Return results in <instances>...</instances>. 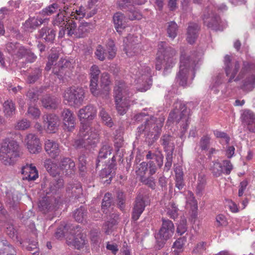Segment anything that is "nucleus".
<instances>
[{"label":"nucleus","mask_w":255,"mask_h":255,"mask_svg":"<svg viewBox=\"0 0 255 255\" xmlns=\"http://www.w3.org/2000/svg\"><path fill=\"white\" fill-rule=\"evenodd\" d=\"M97 110L93 106L89 105L79 110L78 118L82 127L79 131V139L75 140L74 145L77 148H88L90 145L96 143L99 141V130L90 127L87 122L93 120L96 116Z\"/></svg>","instance_id":"f257e3e1"},{"label":"nucleus","mask_w":255,"mask_h":255,"mask_svg":"<svg viewBox=\"0 0 255 255\" xmlns=\"http://www.w3.org/2000/svg\"><path fill=\"white\" fill-rule=\"evenodd\" d=\"M176 51L169 46L166 42L161 41L158 43L155 68L157 70L164 67V73L172 68L176 63Z\"/></svg>","instance_id":"f03ea898"},{"label":"nucleus","mask_w":255,"mask_h":255,"mask_svg":"<svg viewBox=\"0 0 255 255\" xmlns=\"http://www.w3.org/2000/svg\"><path fill=\"white\" fill-rule=\"evenodd\" d=\"M144 125H141L137 128V132L141 134L145 132V141L148 145H151L159 137L164 119L162 117L156 118L154 117L146 118Z\"/></svg>","instance_id":"7ed1b4c3"},{"label":"nucleus","mask_w":255,"mask_h":255,"mask_svg":"<svg viewBox=\"0 0 255 255\" xmlns=\"http://www.w3.org/2000/svg\"><path fill=\"white\" fill-rule=\"evenodd\" d=\"M114 98L116 108L119 114L123 115L126 114L129 106L132 104L130 99L132 93L123 81H117L114 88Z\"/></svg>","instance_id":"20e7f679"},{"label":"nucleus","mask_w":255,"mask_h":255,"mask_svg":"<svg viewBox=\"0 0 255 255\" xmlns=\"http://www.w3.org/2000/svg\"><path fill=\"white\" fill-rule=\"evenodd\" d=\"M195 60L191 59L186 53L182 51L180 56L179 71L176 77V81L179 85L185 86L188 83L190 72L192 73L191 80L195 76Z\"/></svg>","instance_id":"39448f33"},{"label":"nucleus","mask_w":255,"mask_h":255,"mask_svg":"<svg viewBox=\"0 0 255 255\" xmlns=\"http://www.w3.org/2000/svg\"><path fill=\"white\" fill-rule=\"evenodd\" d=\"M18 155L19 146L15 141L7 139L3 141L0 150V159L4 164H12L14 158Z\"/></svg>","instance_id":"423d86ee"},{"label":"nucleus","mask_w":255,"mask_h":255,"mask_svg":"<svg viewBox=\"0 0 255 255\" xmlns=\"http://www.w3.org/2000/svg\"><path fill=\"white\" fill-rule=\"evenodd\" d=\"M174 110L169 115L168 122L181 123L184 129H186L189 117V111L186 106L181 102H177L174 105Z\"/></svg>","instance_id":"0eeeda50"},{"label":"nucleus","mask_w":255,"mask_h":255,"mask_svg":"<svg viewBox=\"0 0 255 255\" xmlns=\"http://www.w3.org/2000/svg\"><path fill=\"white\" fill-rule=\"evenodd\" d=\"M85 98L84 90L79 87L67 88L63 94L64 102L70 106H80Z\"/></svg>","instance_id":"6e6552de"},{"label":"nucleus","mask_w":255,"mask_h":255,"mask_svg":"<svg viewBox=\"0 0 255 255\" xmlns=\"http://www.w3.org/2000/svg\"><path fill=\"white\" fill-rule=\"evenodd\" d=\"M134 76L135 80L137 83L141 84L143 87L139 88L138 90L145 92L149 89L152 85L151 69L146 64L140 65L138 70L131 71Z\"/></svg>","instance_id":"1a4fd4ad"},{"label":"nucleus","mask_w":255,"mask_h":255,"mask_svg":"<svg viewBox=\"0 0 255 255\" xmlns=\"http://www.w3.org/2000/svg\"><path fill=\"white\" fill-rule=\"evenodd\" d=\"M162 220V227L155 236L156 243L159 248L162 247L165 242L172 237L174 231V225L171 221L164 219Z\"/></svg>","instance_id":"9d476101"},{"label":"nucleus","mask_w":255,"mask_h":255,"mask_svg":"<svg viewBox=\"0 0 255 255\" xmlns=\"http://www.w3.org/2000/svg\"><path fill=\"white\" fill-rule=\"evenodd\" d=\"M66 242L68 246L79 250L84 247L87 241L81 232L77 230L76 232H70V235L66 237Z\"/></svg>","instance_id":"9b49d317"},{"label":"nucleus","mask_w":255,"mask_h":255,"mask_svg":"<svg viewBox=\"0 0 255 255\" xmlns=\"http://www.w3.org/2000/svg\"><path fill=\"white\" fill-rule=\"evenodd\" d=\"M137 37L129 35L124 39V51L127 56H132L139 51V44Z\"/></svg>","instance_id":"f8f14e48"},{"label":"nucleus","mask_w":255,"mask_h":255,"mask_svg":"<svg viewBox=\"0 0 255 255\" xmlns=\"http://www.w3.org/2000/svg\"><path fill=\"white\" fill-rule=\"evenodd\" d=\"M207 15L204 14L203 20L204 24L208 27L215 30H222L223 28L220 26L221 19L220 17L215 14L212 8L208 9Z\"/></svg>","instance_id":"ddd939ff"},{"label":"nucleus","mask_w":255,"mask_h":255,"mask_svg":"<svg viewBox=\"0 0 255 255\" xmlns=\"http://www.w3.org/2000/svg\"><path fill=\"white\" fill-rule=\"evenodd\" d=\"M43 126L49 133H55L59 126V119L54 114H46L42 117Z\"/></svg>","instance_id":"4468645a"},{"label":"nucleus","mask_w":255,"mask_h":255,"mask_svg":"<svg viewBox=\"0 0 255 255\" xmlns=\"http://www.w3.org/2000/svg\"><path fill=\"white\" fill-rule=\"evenodd\" d=\"M224 65L226 75L230 77L229 82H231L239 71V63L237 61H232L229 55H226L224 58Z\"/></svg>","instance_id":"2eb2a0df"},{"label":"nucleus","mask_w":255,"mask_h":255,"mask_svg":"<svg viewBox=\"0 0 255 255\" xmlns=\"http://www.w3.org/2000/svg\"><path fill=\"white\" fill-rule=\"evenodd\" d=\"M27 148L29 152L35 154L40 152L41 149V145L39 139L33 133L28 134L24 140Z\"/></svg>","instance_id":"dca6fc26"},{"label":"nucleus","mask_w":255,"mask_h":255,"mask_svg":"<svg viewBox=\"0 0 255 255\" xmlns=\"http://www.w3.org/2000/svg\"><path fill=\"white\" fill-rule=\"evenodd\" d=\"M44 149L46 153L53 158L58 157L61 152L59 143L51 139L45 140Z\"/></svg>","instance_id":"f3484780"},{"label":"nucleus","mask_w":255,"mask_h":255,"mask_svg":"<svg viewBox=\"0 0 255 255\" xmlns=\"http://www.w3.org/2000/svg\"><path fill=\"white\" fill-rule=\"evenodd\" d=\"M61 118L64 126L68 130L71 131L74 128L75 118L71 111L68 109H64L61 113Z\"/></svg>","instance_id":"a211bd4d"},{"label":"nucleus","mask_w":255,"mask_h":255,"mask_svg":"<svg viewBox=\"0 0 255 255\" xmlns=\"http://www.w3.org/2000/svg\"><path fill=\"white\" fill-rule=\"evenodd\" d=\"M97 0H91V2L89 4V8L86 9L84 7L80 6L78 9H76L75 11H72L71 14L73 18L81 19L84 17L89 18L93 16L96 13V10L94 9L92 11L88 12V9L91 8V3H95ZM93 4H92V5Z\"/></svg>","instance_id":"6ab92c4d"},{"label":"nucleus","mask_w":255,"mask_h":255,"mask_svg":"<svg viewBox=\"0 0 255 255\" xmlns=\"http://www.w3.org/2000/svg\"><path fill=\"white\" fill-rule=\"evenodd\" d=\"M241 118L248 129L251 132H255V115L250 110H245Z\"/></svg>","instance_id":"aec40b11"},{"label":"nucleus","mask_w":255,"mask_h":255,"mask_svg":"<svg viewBox=\"0 0 255 255\" xmlns=\"http://www.w3.org/2000/svg\"><path fill=\"white\" fill-rule=\"evenodd\" d=\"M22 179L28 181H33L38 177V171L32 164H26L21 169Z\"/></svg>","instance_id":"412c9836"},{"label":"nucleus","mask_w":255,"mask_h":255,"mask_svg":"<svg viewBox=\"0 0 255 255\" xmlns=\"http://www.w3.org/2000/svg\"><path fill=\"white\" fill-rule=\"evenodd\" d=\"M145 207V202L142 195H138L135 201L133 207L132 218L136 221L138 219L140 215L144 210Z\"/></svg>","instance_id":"4be33fe9"},{"label":"nucleus","mask_w":255,"mask_h":255,"mask_svg":"<svg viewBox=\"0 0 255 255\" xmlns=\"http://www.w3.org/2000/svg\"><path fill=\"white\" fill-rule=\"evenodd\" d=\"M59 169L66 175L71 174L75 169V162L69 158H63L59 164Z\"/></svg>","instance_id":"5701e85b"},{"label":"nucleus","mask_w":255,"mask_h":255,"mask_svg":"<svg viewBox=\"0 0 255 255\" xmlns=\"http://www.w3.org/2000/svg\"><path fill=\"white\" fill-rule=\"evenodd\" d=\"M126 18L124 14L120 12L116 13L113 16V21L115 28L119 33H121L122 30L126 27Z\"/></svg>","instance_id":"b1692460"},{"label":"nucleus","mask_w":255,"mask_h":255,"mask_svg":"<svg viewBox=\"0 0 255 255\" xmlns=\"http://www.w3.org/2000/svg\"><path fill=\"white\" fill-rule=\"evenodd\" d=\"M199 27L196 23L191 22L189 23L187 32V41L190 44H193L195 41L198 36V32L199 30Z\"/></svg>","instance_id":"393cba45"},{"label":"nucleus","mask_w":255,"mask_h":255,"mask_svg":"<svg viewBox=\"0 0 255 255\" xmlns=\"http://www.w3.org/2000/svg\"><path fill=\"white\" fill-rule=\"evenodd\" d=\"M38 36L46 42H52L55 39V31L47 27H43L39 31Z\"/></svg>","instance_id":"a878e982"},{"label":"nucleus","mask_w":255,"mask_h":255,"mask_svg":"<svg viewBox=\"0 0 255 255\" xmlns=\"http://www.w3.org/2000/svg\"><path fill=\"white\" fill-rule=\"evenodd\" d=\"M161 144L167 152H173L174 149V138L168 134H164L160 139Z\"/></svg>","instance_id":"bb28decb"},{"label":"nucleus","mask_w":255,"mask_h":255,"mask_svg":"<svg viewBox=\"0 0 255 255\" xmlns=\"http://www.w3.org/2000/svg\"><path fill=\"white\" fill-rule=\"evenodd\" d=\"M42 106L47 109H55L60 103V100L54 97L44 96L42 101Z\"/></svg>","instance_id":"cd10ccee"},{"label":"nucleus","mask_w":255,"mask_h":255,"mask_svg":"<svg viewBox=\"0 0 255 255\" xmlns=\"http://www.w3.org/2000/svg\"><path fill=\"white\" fill-rule=\"evenodd\" d=\"M146 0H118L117 5L121 9L132 7L134 5H141L144 4Z\"/></svg>","instance_id":"c85d7f7f"},{"label":"nucleus","mask_w":255,"mask_h":255,"mask_svg":"<svg viewBox=\"0 0 255 255\" xmlns=\"http://www.w3.org/2000/svg\"><path fill=\"white\" fill-rule=\"evenodd\" d=\"M48 19L45 18V19H42L40 18H35V17H32L29 18L28 20H27L23 26L24 28L26 29V30H29L31 29H34L38 25H40L43 23L45 21H47Z\"/></svg>","instance_id":"c756f323"},{"label":"nucleus","mask_w":255,"mask_h":255,"mask_svg":"<svg viewBox=\"0 0 255 255\" xmlns=\"http://www.w3.org/2000/svg\"><path fill=\"white\" fill-rule=\"evenodd\" d=\"M91 25L88 22H82L78 26L76 37L81 38L85 36L90 32Z\"/></svg>","instance_id":"7c9ffc66"},{"label":"nucleus","mask_w":255,"mask_h":255,"mask_svg":"<svg viewBox=\"0 0 255 255\" xmlns=\"http://www.w3.org/2000/svg\"><path fill=\"white\" fill-rule=\"evenodd\" d=\"M255 86V75H252L246 77L243 81L241 88L246 91H251Z\"/></svg>","instance_id":"2f4dec72"},{"label":"nucleus","mask_w":255,"mask_h":255,"mask_svg":"<svg viewBox=\"0 0 255 255\" xmlns=\"http://www.w3.org/2000/svg\"><path fill=\"white\" fill-rule=\"evenodd\" d=\"M3 112L6 117H10L15 113V108L11 100H7L3 104Z\"/></svg>","instance_id":"473e14b6"},{"label":"nucleus","mask_w":255,"mask_h":255,"mask_svg":"<svg viewBox=\"0 0 255 255\" xmlns=\"http://www.w3.org/2000/svg\"><path fill=\"white\" fill-rule=\"evenodd\" d=\"M112 152V148L109 145H104L100 149L99 156L97 159V167L99 165V163L104 159L107 157L108 155H110Z\"/></svg>","instance_id":"72a5a7b5"},{"label":"nucleus","mask_w":255,"mask_h":255,"mask_svg":"<svg viewBox=\"0 0 255 255\" xmlns=\"http://www.w3.org/2000/svg\"><path fill=\"white\" fill-rule=\"evenodd\" d=\"M87 217V210L83 206H81L74 213V217L78 222L82 223L85 220Z\"/></svg>","instance_id":"f704fd0d"},{"label":"nucleus","mask_w":255,"mask_h":255,"mask_svg":"<svg viewBox=\"0 0 255 255\" xmlns=\"http://www.w3.org/2000/svg\"><path fill=\"white\" fill-rule=\"evenodd\" d=\"M65 27H67V34L69 36L76 37V32L78 30L76 23L72 19L66 21Z\"/></svg>","instance_id":"c9c22d12"},{"label":"nucleus","mask_w":255,"mask_h":255,"mask_svg":"<svg viewBox=\"0 0 255 255\" xmlns=\"http://www.w3.org/2000/svg\"><path fill=\"white\" fill-rule=\"evenodd\" d=\"M44 166L47 171L52 176H55L58 174V167L50 159H47L44 162Z\"/></svg>","instance_id":"e433bc0d"},{"label":"nucleus","mask_w":255,"mask_h":255,"mask_svg":"<svg viewBox=\"0 0 255 255\" xmlns=\"http://www.w3.org/2000/svg\"><path fill=\"white\" fill-rule=\"evenodd\" d=\"M166 211L167 215L171 218L175 219L178 216V209L173 202H170L166 207Z\"/></svg>","instance_id":"4c0bfd02"},{"label":"nucleus","mask_w":255,"mask_h":255,"mask_svg":"<svg viewBox=\"0 0 255 255\" xmlns=\"http://www.w3.org/2000/svg\"><path fill=\"white\" fill-rule=\"evenodd\" d=\"M206 184V179L205 176L203 173H199L198 176L196 186V192L197 194H200L204 189Z\"/></svg>","instance_id":"58836bf2"},{"label":"nucleus","mask_w":255,"mask_h":255,"mask_svg":"<svg viewBox=\"0 0 255 255\" xmlns=\"http://www.w3.org/2000/svg\"><path fill=\"white\" fill-rule=\"evenodd\" d=\"M39 209L45 213L49 211L51 206L50 205L49 199L47 197H43L39 202L38 204Z\"/></svg>","instance_id":"ea45409f"},{"label":"nucleus","mask_w":255,"mask_h":255,"mask_svg":"<svg viewBox=\"0 0 255 255\" xmlns=\"http://www.w3.org/2000/svg\"><path fill=\"white\" fill-rule=\"evenodd\" d=\"M186 242V238L185 237H181L178 239L173 244L174 248V252L177 255L182 251V248Z\"/></svg>","instance_id":"a19ab883"},{"label":"nucleus","mask_w":255,"mask_h":255,"mask_svg":"<svg viewBox=\"0 0 255 255\" xmlns=\"http://www.w3.org/2000/svg\"><path fill=\"white\" fill-rule=\"evenodd\" d=\"M213 175L216 177L221 176L224 173L223 165L219 162H215L211 167Z\"/></svg>","instance_id":"79ce46f5"},{"label":"nucleus","mask_w":255,"mask_h":255,"mask_svg":"<svg viewBox=\"0 0 255 255\" xmlns=\"http://www.w3.org/2000/svg\"><path fill=\"white\" fill-rule=\"evenodd\" d=\"M101 81L102 86L104 87L103 88L105 91L109 92L110 90L109 86L111 84L109 74L107 73H103L101 75Z\"/></svg>","instance_id":"37998d69"},{"label":"nucleus","mask_w":255,"mask_h":255,"mask_svg":"<svg viewBox=\"0 0 255 255\" xmlns=\"http://www.w3.org/2000/svg\"><path fill=\"white\" fill-rule=\"evenodd\" d=\"M108 58L112 59L115 57L116 54V49L115 45L113 40H110L107 43Z\"/></svg>","instance_id":"c03bdc74"},{"label":"nucleus","mask_w":255,"mask_h":255,"mask_svg":"<svg viewBox=\"0 0 255 255\" xmlns=\"http://www.w3.org/2000/svg\"><path fill=\"white\" fill-rule=\"evenodd\" d=\"M177 28V25L175 22L171 21L169 23L167 28V33L169 37L174 39L176 36Z\"/></svg>","instance_id":"a18cd8bd"},{"label":"nucleus","mask_w":255,"mask_h":255,"mask_svg":"<svg viewBox=\"0 0 255 255\" xmlns=\"http://www.w3.org/2000/svg\"><path fill=\"white\" fill-rule=\"evenodd\" d=\"M211 137L208 135H205L202 136L200 140V148L202 150H208L210 144Z\"/></svg>","instance_id":"49530a36"},{"label":"nucleus","mask_w":255,"mask_h":255,"mask_svg":"<svg viewBox=\"0 0 255 255\" xmlns=\"http://www.w3.org/2000/svg\"><path fill=\"white\" fill-rule=\"evenodd\" d=\"M99 115L105 125L109 127H112L113 122H112V119L104 109H101Z\"/></svg>","instance_id":"de8ad7c7"},{"label":"nucleus","mask_w":255,"mask_h":255,"mask_svg":"<svg viewBox=\"0 0 255 255\" xmlns=\"http://www.w3.org/2000/svg\"><path fill=\"white\" fill-rule=\"evenodd\" d=\"M52 52L50 54L48 58V61L46 64V66L45 67V69L47 71L49 70L51 68V66L53 65L54 63L56 61L59 57V54L58 52H53L54 51L53 50Z\"/></svg>","instance_id":"09e8293b"},{"label":"nucleus","mask_w":255,"mask_h":255,"mask_svg":"<svg viewBox=\"0 0 255 255\" xmlns=\"http://www.w3.org/2000/svg\"><path fill=\"white\" fill-rule=\"evenodd\" d=\"M70 227L67 225H61L55 233V237L57 239L63 238L68 232Z\"/></svg>","instance_id":"8fccbe9b"},{"label":"nucleus","mask_w":255,"mask_h":255,"mask_svg":"<svg viewBox=\"0 0 255 255\" xmlns=\"http://www.w3.org/2000/svg\"><path fill=\"white\" fill-rule=\"evenodd\" d=\"M95 54L96 58L100 61H104L105 59V48L101 45H98L95 52Z\"/></svg>","instance_id":"3c124183"},{"label":"nucleus","mask_w":255,"mask_h":255,"mask_svg":"<svg viewBox=\"0 0 255 255\" xmlns=\"http://www.w3.org/2000/svg\"><path fill=\"white\" fill-rule=\"evenodd\" d=\"M27 114L33 119H37L39 118L41 112L36 107L29 106L27 111Z\"/></svg>","instance_id":"603ef678"},{"label":"nucleus","mask_w":255,"mask_h":255,"mask_svg":"<svg viewBox=\"0 0 255 255\" xmlns=\"http://www.w3.org/2000/svg\"><path fill=\"white\" fill-rule=\"evenodd\" d=\"M100 74V70L99 67L96 65H92L90 70L91 80H98Z\"/></svg>","instance_id":"864d4df0"},{"label":"nucleus","mask_w":255,"mask_h":255,"mask_svg":"<svg viewBox=\"0 0 255 255\" xmlns=\"http://www.w3.org/2000/svg\"><path fill=\"white\" fill-rule=\"evenodd\" d=\"M140 181L144 184L148 186L149 187L152 189H154L155 188V179L152 177H142L141 179H140Z\"/></svg>","instance_id":"5fc2aeb1"},{"label":"nucleus","mask_w":255,"mask_h":255,"mask_svg":"<svg viewBox=\"0 0 255 255\" xmlns=\"http://www.w3.org/2000/svg\"><path fill=\"white\" fill-rule=\"evenodd\" d=\"M214 135L217 138L221 139V142H225L226 144H228L230 140V137L225 132L219 130H215L214 131Z\"/></svg>","instance_id":"6e6d98bb"},{"label":"nucleus","mask_w":255,"mask_h":255,"mask_svg":"<svg viewBox=\"0 0 255 255\" xmlns=\"http://www.w3.org/2000/svg\"><path fill=\"white\" fill-rule=\"evenodd\" d=\"M70 190H71V194L73 196H75V198H78L79 197V195L82 193V189L81 185L77 183L71 187V189H70V187H68L67 191H70Z\"/></svg>","instance_id":"4d7b16f0"},{"label":"nucleus","mask_w":255,"mask_h":255,"mask_svg":"<svg viewBox=\"0 0 255 255\" xmlns=\"http://www.w3.org/2000/svg\"><path fill=\"white\" fill-rule=\"evenodd\" d=\"M30 126V122L26 119H22L19 121L15 126V128L18 130H25Z\"/></svg>","instance_id":"13d9d810"},{"label":"nucleus","mask_w":255,"mask_h":255,"mask_svg":"<svg viewBox=\"0 0 255 255\" xmlns=\"http://www.w3.org/2000/svg\"><path fill=\"white\" fill-rule=\"evenodd\" d=\"M148 164L146 162H141L139 165L138 169L136 171V174L141 179L142 177H144V175L147 170Z\"/></svg>","instance_id":"bf43d9fd"},{"label":"nucleus","mask_w":255,"mask_h":255,"mask_svg":"<svg viewBox=\"0 0 255 255\" xmlns=\"http://www.w3.org/2000/svg\"><path fill=\"white\" fill-rule=\"evenodd\" d=\"M207 243L206 242H201L197 244L194 248L193 252L198 254H202L206 250Z\"/></svg>","instance_id":"052dcab7"},{"label":"nucleus","mask_w":255,"mask_h":255,"mask_svg":"<svg viewBox=\"0 0 255 255\" xmlns=\"http://www.w3.org/2000/svg\"><path fill=\"white\" fill-rule=\"evenodd\" d=\"M58 8V4L57 3H53L43 9L42 12L43 14L51 15L54 13Z\"/></svg>","instance_id":"680f3d73"},{"label":"nucleus","mask_w":255,"mask_h":255,"mask_svg":"<svg viewBox=\"0 0 255 255\" xmlns=\"http://www.w3.org/2000/svg\"><path fill=\"white\" fill-rule=\"evenodd\" d=\"M41 73V71L40 69H36L34 71L33 74L28 77L27 82L30 84L34 83L38 79Z\"/></svg>","instance_id":"e2e57ef3"},{"label":"nucleus","mask_w":255,"mask_h":255,"mask_svg":"<svg viewBox=\"0 0 255 255\" xmlns=\"http://www.w3.org/2000/svg\"><path fill=\"white\" fill-rule=\"evenodd\" d=\"M129 11L128 16L130 20H139L141 18L142 15L140 13L136 10H134L132 7H130Z\"/></svg>","instance_id":"0e129e2a"},{"label":"nucleus","mask_w":255,"mask_h":255,"mask_svg":"<svg viewBox=\"0 0 255 255\" xmlns=\"http://www.w3.org/2000/svg\"><path fill=\"white\" fill-rule=\"evenodd\" d=\"M64 17L63 14L58 13L53 21V25L62 27L65 24Z\"/></svg>","instance_id":"69168bd1"},{"label":"nucleus","mask_w":255,"mask_h":255,"mask_svg":"<svg viewBox=\"0 0 255 255\" xmlns=\"http://www.w3.org/2000/svg\"><path fill=\"white\" fill-rule=\"evenodd\" d=\"M29 49H26L24 47L19 45L16 51L15 55L17 57L21 58L23 57L26 56L27 53H28Z\"/></svg>","instance_id":"338daca9"},{"label":"nucleus","mask_w":255,"mask_h":255,"mask_svg":"<svg viewBox=\"0 0 255 255\" xmlns=\"http://www.w3.org/2000/svg\"><path fill=\"white\" fill-rule=\"evenodd\" d=\"M19 45V44L18 43L9 42L6 45V49L8 53L14 55Z\"/></svg>","instance_id":"774afa93"}]
</instances>
